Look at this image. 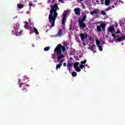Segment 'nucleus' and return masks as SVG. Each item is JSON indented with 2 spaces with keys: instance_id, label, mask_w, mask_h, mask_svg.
<instances>
[{
  "instance_id": "41",
  "label": "nucleus",
  "mask_w": 125,
  "mask_h": 125,
  "mask_svg": "<svg viewBox=\"0 0 125 125\" xmlns=\"http://www.w3.org/2000/svg\"><path fill=\"white\" fill-rule=\"evenodd\" d=\"M59 2H63L64 1V0H59Z\"/></svg>"
},
{
  "instance_id": "20",
  "label": "nucleus",
  "mask_w": 125,
  "mask_h": 125,
  "mask_svg": "<svg viewBox=\"0 0 125 125\" xmlns=\"http://www.w3.org/2000/svg\"><path fill=\"white\" fill-rule=\"evenodd\" d=\"M17 5H18V7L19 8H20V9H21V8H23L24 7V5H23L22 4H18Z\"/></svg>"
},
{
  "instance_id": "13",
  "label": "nucleus",
  "mask_w": 125,
  "mask_h": 125,
  "mask_svg": "<svg viewBox=\"0 0 125 125\" xmlns=\"http://www.w3.org/2000/svg\"><path fill=\"white\" fill-rule=\"evenodd\" d=\"M110 2H111V0H105V1H104V4L106 6H108V5H109Z\"/></svg>"
},
{
  "instance_id": "15",
  "label": "nucleus",
  "mask_w": 125,
  "mask_h": 125,
  "mask_svg": "<svg viewBox=\"0 0 125 125\" xmlns=\"http://www.w3.org/2000/svg\"><path fill=\"white\" fill-rule=\"evenodd\" d=\"M79 65H80V62H75L73 64V67H74V69L79 67Z\"/></svg>"
},
{
  "instance_id": "12",
  "label": "nucleus",
  "mask_w": 125,
  "mask_h": 125,
  "mask_svg": "<svg viewBox=\"0 0 125 125\" xmlns=\"http://www.w3.org/2000/svg\"><path fill=\"white\" fill-rule=\"evenodd\" d=\"M101 27L103 31H105V27H106V24L104 23H101Z\"/></svg>"
},
{
  "instance_id": "26",
  "label": "nucleus",
  "mask_w": 125,
  "mask_h": 125,
  "mask_svg": "<svg viewBox=\"0 0 125 125\" xmlns=\"http://www.w3.org/2000/svg\"><path fill=\"white\" fill-rule=\"evenodd\" d=\"M86 60H84L83 61L81 62V64H82V65H83L84 64H85V63H86Z\"/></svg>"
},
{
  "instance_id": "4",
  "label": "nucleus",
  "mask_w": 125,
  "mask_h": 125,
  "mask_svg": "<svg viewBox=\"0 0 125 125\" xmlns=\"http://www.w3.org/2000/svg\"><path fill=\"white\" fill-rule=\"evenodd\" d=\"M67 11H64L62 13V23L63 25H65V21L66 20V17H67Z\"/></svg>"
},
{
  "instance_id": "19",
  "label": "nucleus",
  "mask_w": 125,
  "mask_h": 125,
  "mask_svg": "<svg viewBox=\"0 0 125 125\" xmlns=\"http://www.w3.org/2000/svg\"><path fill=\"white\" fill-rule=\"evenodd\" d=\"M22 31H21L19 33H17V31L16 30L15 31V34L16 35V36H20V35H21V34H22Z\"/></svg>"
},
{
  "instance_id": "10",
  "label": "nucleus",
  "mask_w": 125,
  "mask_h": 125,
  "mask_svg": "<svg viewBox=\"0 0 125 125\" xmlns=\"http://www.w3.org/2000/svg\"><path fill=\"white\" fill-rule=\"evenodd\" d=\"M88 49H90V50L93 51V49H96V45H92V46L88 47Z\"/></svg>"
},
{
  "instance_id": "25",
  "label": "nucleus",
  "mask_w": 125,
  "mask_h": 125,
  "mask_svg": "<svg viewBox=\"0 0 125 125\" xmlns=\"http://www.w3.org/2000/svg\"><path fill=\"white\" fill-rule=\"evenodd\" d=\"M72 77H77V72H72Z\"/></svg>"
},
{
  "instance_id": "9",
  "label": "nucleus",
  "mask_w": 125,
  "mask_h": 125,
  "mask_svg": "<svg viewBox=\"0 0 125 125\" xmlns=\"http://www.w3.org/2000/svg\"><path fill=\"white\" fill-rule=\"evenodd\" d=\"M124 40H125V36L117 38V39L115 41V42H122V41H124Z\"/></svg>"
},
{
  "instance_id": "6",
  "label": "nucleus",
  "mask_w": 125,
  "mask_h": 125,
  "mask_svg": "<svg viewBox=\"0 0 125 125\" xmlns=\"http://www.w3.org/2000/svg\"><path fill=\"white\" fill-rule=\"evenodd\" d=\"M74 11L76 15H81V10L79 8H75Z\"/></svg>"
},
{
  "instance_id": "5",
  "label": "nucleus",
  "mask_w": 125,
  "mask_h": 125,
  "mask_svg": "<svg viewBox=\"0 0 125 125\" xmlns=\"http://www.w3.org/2000/svg\"><path fill=\"white\" fill-rule=\"evenodd\" d=\"M28 30H30V34H32V33H34V31H33L34 30L35 34L36 35H39V31H38V29L36 27H34L33 29H32V27L31 26L28 27Z\"/></svg>"
},
{
  "instance_id": "23",
  "label": "nucleus",
  "mask_w": 125,
  "mask_h": 125,
  "mask_svg": "<svg viewBox=\"0 0 125 125\" xmlns=\"http://www.w3.org/2000/svg\"><path fill=\"white\" fill-rule=\"evenodd\" d=\"M22 90L24 92H26L28 91V88H27V87H26V86H24L23 88L22 89Z\"/></svg>"
},
{
  "instance_id": "36",
  "label": "nucleus",
  "mask_w": 125,
  "mask_h": 125,
  "mask_svg": "<svg viewBox=\"0 0 125 125\" xmlns=\"http://www.w3.org/2000/svg\"><path fill=\"white\" fill-rule=\"evenodd\" d=\"M24 28H25V29H28V25L25 24L24 25Z\"/></svg>"
},
{
  "instance_id": "24",
  "label": "nucleus",
  "mask_w": 125,
  "mask_h": 125,
  "mask_svg": "<svg viewBox=\"0 0 125 125\" xmlns=\"http://www.w3.org/2000/svg\"><path fill=\"white\" fill-rule=\"evenodd\" d=\"M98 46L99 47V50H100V51H102V50H103V48L102 47V46H101V45H99Z\"/></svg>"
},
{
  "instance_id": "38",
  "label": "nucleus",
  "mask_w": 125,
  "mask_h": 125,
  "mask_svg": "<svg viewBox=\"0 0 125 125\" xmlns=\"http://www.w3.org/2000/svg\"><path fill=\"white\" fill-rule=\"evenodd\" d=\"M111 36H112V37H113V38H116V37H117L116 34H112Z\"/></svg>"
},
{
  "instance_id": "3",
  "label": "nucleus",
  "mask_w": 125,
  "mask_h": 125,
  "mask_svg": "<svg viewBox=\"0 0 125 125\" xmlns=\"http://www.w3.org/2000/svg\"><path fill=\"white\" fill-rule=\"evenodd\" d=\"M85 19H86V15H84L83 17L79 20V27L81 29H84V28H86L85 23H83V22L85 21Z\"/></svg>"
},
{
  "instance_id": "45",
  "label": "nucleus",
  "mask_w": 125,
  "mask_h": 125,
  "mask_svg": "<svg viewBox=\"0 0 125 125\" xmlns=\"http://www.w3.org/2000/svg\"><path fill=\"white\" fill-rule=\"evenodd\" d=\"M73 52H76V50L75 49L73 50Z\"/></svg>"
},
{
  "instance_id": "1",
  "label": "nucleus",
  "mask_w": 125,
  "mask_h": 125,
  "mask_svg": "<svg viewBox=\"0 0 125 125\" xmlns=\"http://www.w3.org/2000/svg\"><path fill=\"white\" fill-rule=\"evenodd\" d=\"M51 10H50V14L49 15V21L51 24V28L55 26V21L57 16H58V13L57 11L59 10V7L57 3H55L53 5H51Z\"/></svg>"
},
{
  "instance_id": "42",
  "label": "nucleus",
  "mask_w": 125,
  "mask_h": 125,
  "mask_svg": "<svg viewBox=\"0 0 125 125\" xmlns=\"http://www.w3.org/2000/svg\"><path fill=\"white\" fill-rule=\"evenodd\" d=\"M19 83H18V84H19V83H21V80L19 79Z\"/></svg>"
},
{
  "instance_id": "17",
  "label": "nucleus",
  "mask_w": 125,
  "mask_h": 125,
  "mask_svg": "<svg viewBox=\"0 0 125 125\" xmlns=\"http://www.w3.org/2000/svg\"><path fill=\"white\" fill-rule=\"evenodd\" d=\"M112 8H115V6H108L107 8H106V11H109V10L112 9Z\"/></svg>"
},
{
  "instance_id": "39",
  "label": "nucleus",
  "mask_w": 125,
  "mask_h": 125,
  "mask_svg": "<svg viewBox=\"0 0 125 125\" xmlns=\"http://www.w3.org/2000/svg\"><path fill=\"white\" fill-rule=\"evenodd\" d=\"M63 66H64V67H66V66H67V63L64 62V63H63Z\"/></svg>"
},
{
  "instance_id": "46",
  "label": "nucleus",
  "mask_w": 125,
  "mask_h": 125,
  "mask_svg": "<svg viewBox=\"0 0 125 125\" xmlns=\"http://www.w3.org/2000/svg\"><path fill=\"white\" fill-rule=\"evenodd\" d=\"M83 45H85V43H83Z\"/></svg>"
},
{
  "instance_id": "30",
  "label": "nucleus",
  "mask_w": 125,
  "mask_h": 125,
  "mask_svg": "<svg viewBox=\"0 0 125 125\" xmlns=\"http://www.w3.org/2000/svg\"><path fill=\"white\" fill-rule=\"evenodd\" d=\"M101 14H103V15H106V12L104 11H101Z\"/></svg>"
},
{
  "instance_id": "37",
  "label": "nucleus",
  "mask_w": 125,
  "mask_h": 125,
  "mask_svg": "<svg viewBox=\"0 0 125 125\" xmlns=\"http://www.w3.org/2000/svg\"><path fill=\"white\" fill-rule=\"evenodd\" d=\"M115 34H121V31L117 30V32H115Z\"/></svg>"
},
{
  "instance_id": "28",
  "label": "nucleus",
  "mask_w": 125,
  "mask_h": 125,
  "mask_svg": "<svg viewBox=\"0 0 125 125\" xmlns=\"http://www.w3.org/2000/svg\"><path fill=\"white\" fill-rule=\"evenodd\" d=\"M72 65L71 63H68L67 64V67L68 68V69H70L71 68V67H72Z\"/></svg>"
},
{
  "instance_id": "21",
  "label": "nucleus",
  "mask_w": 125,
  "mask_h": 125,
  "mask_svg": "<svg viewBox=\"0 0 125 125\" xmlns=\"http://www.w3.org/2000/svg\"><path fill=\"white\" fill-rule=\"evenodd\" d=\"M61 66H62V64L59 63V64L56 65V70H57L58 69H59V68H61Z\"/></svg>"
},
{
  "instance_id": "32",
  "label": "nucleus",
  "mask_w": 125,
  "mask_h": 125,
  "mask_svg": "<svg viewBox=\"0 0 125 125\" xmlns=\"http://www.w3.org/2000/svg\"><path fill=\"white\" fill-rule=\"evenodd\" d=\"M64 61H65V60H62L61 61H60V63L62 64H63V62H64Z\"/></svg>"
},
{
  "instance_id": "14",
  "label": "nucleus",
  "mask_w": 125,
  "mask_h": 125,
  "mask_svg": "<svg viewBox=\"0 0 125 125\" xmlns=\"http://www.w3.org/2000/svg\"><path fill=\"white\" fill-rule=\"evenodd\" d=\"M64 57H65V56H64V55H59L57 59L58 62H59V61H60V59H61V58H64Z\"/></svg>"
},
{
  "instance_id": "43",
  "label": "nucleus",
  "mask_w": 125,
  "mask_h": 125,
  "mask_svg": "<svg viewBox=\"0 0 125 125\" xmlns=\"http://www.w3.org/2000/svg\"><path fill=\"white\" fill-rule=\"evenodd\" d=\"M79 0L80 1H83V0Z\"/></svg>"
},
{
  "instance_id": "16",
  "label": "nucleus",
  "mask_w": 125,
  "mask_h": 125,
  "mask_svg": "<svg viewBox=\"0 0 125 125\" xmlns=\"http://www.w3.org/2000/svg\"><path fill=\"white\" fill-rule=\"evenodd\" d=\"M97 13H98V12L96 11V10H94L92 12H90V14L91 15H94V14H97Z\"/></svg>"
},
{
  "instance_id": "34",
  "label": "nucleus",
  "mask_w": 125,
  "mask_h": 125,
  "mask_svg": "<svg viewBox=\"0 0 125 125\" xmlns=\"http://www.w3.org/2000/svg\"><path fill=\"white\" fill-rule=\"evenodd\" d=\"M102 4H104V0H100Z\"/></svg>"
},
{
  "instance_id": "29",
  "label": "nucleus",
  "mask_w": 125,
  "mask_h": 125,
  "mask_svg": "<svg viewBox=\"0 0 125 125\" xmlns=\"http://www.w3.org/2000/svg\"><path fill=\"white\" fill-rule=\"evenodd\" d=\"M96 42L97 45H99V44H100V41L99 40H96Z\"/></svg>"
},
{
  "instance_id": "44",
  "label": "nucleus",
  "mask_w": 125,
  "mask_h": 125,
  "mask_svg": "<svg viewBox=\"0 0 125 125\" xmlns=\"http://www.w3.org/2000/svg\"><path fill=\"white\" fill-rule=\"evenodd\" d=\"M114 0H111V1L112 2H113V1H114Z\"/></svg>"
},
{
  "instance_id": "40",
  "label": "nucleus",
  "mask_w": 125,
  "mask_h": 125,
  "mask_svg": "<svg viewBox=\"0 0 125 125\" xmlns=\"http://www.w3.org/2000/svg\"><path fill=\"white\" fill-rule=\"evenodd\" d=\"M22 85H23V83H22L20 84L19 87L20 88H21V87H22Z\"/></svg>"
},
{
  "instance_id": "11",
  "label": "nucleus",
  "mask_w": 125,
  "mask_h": 125,
  "mask_svg": "<svg viewBox=\"0 0 125 125\" xmlns=\"http://www.w3.org/2000/svg\"><path fill=\"white\" fill-rule=\"evenodd\" d=\"M62 29H59L58 32V35L59 37H62V35H63V32H62Z\"/></svg>"
},
{
  "instance_id": "7",
  "label": "nucleus",
  "mask_w": 125,
  "mask_h": 125,
  "mask_svg": "<svg viewBox=\"0 0 125 125\" xmlns=\"http://www.w3.org/2000/svg\"><path fill=\"white\" fill-rule=\"evenodd\" d=\"M80 38L82 40V41H84V39H87V34H83V33H81L80 34Z\"/></svg>"
},
{
  "instance_id": "2",
  "label": "nucleus",
  "mask_w": 125,
  "mask_h": 125,
  "mask_svg": "<svg viewBox=\"0 0 125 125\" xmlns=\"http://www.w3.org/2000/svg\"><path fill=\"white\" fill-rule=\"evenodd\" d=\"M62 52H65L66 51V48L61 44H58L54 50V52H56L58 55H60L62 53Z\"/></svg>"
},
{
  "instance_id": "22",
  "label": "nucleus",
  "mask_w": 125,
  "mask_h": 125,
  "mask_svg": "<svg viewBox=\"0 0 125 125\" xmlns=\"http://www.w3.org/2000/svg\"><path fill=\"white\" fill-rule=\"evenodd\" d=\"M75 69V71H76V72H80L81 71V68H80V67L79 66L77 67H76Z\"/></svg>"
},
{
  "instance_id": "8",
  "label": "nucleus",
  "mask_w": 125,
  "mask_h": 125,
  "mask_svg": "<svg viewBox=\"0 0 125 125\" xmlns=\"http://www.w3.org/2000/svg\"><path fill=\"white\" fill-rule=\"evenodd\" d=\"M107 31L108 32H109V33H113V32H115L116 31V29L115 28L113 27V26H109L108 28Z\"/></svg>"
},
{
  "instance_id": "33",
  "label": "nucleus",
  "mask_w": 125,
  "mask_h": 125,
  "mask_svg": "<svg viewBox=\"0 0 125 125\" xmlns=\"http://www.w3.org/2000/svg\"><path fill=\"white\" fill-rule=\"evenodd\" d=\"M88 40H89V42H90V41H91V40H92V37H91V36L89 37Z\"/></svg>"
},
{
  "instance_id": "31",
  "label": "nucleus",
  "mask_w": 125,
  "mask_h": 125,
  "mask_svg": "<svg viewBox=\"0 0 125 125\" xmlns=\"http://www.w3.org/2000/svg\"><path fill=\"white\" fill-rule=\"evenodd\" d=\"M80 69H83L84 68V65L83 64H80L79 66Z\"/></svg>"
},
{
  "instance_id": "18",
  "label": "nucleus",
  "mask_w": 125,
  "mask_h": 125,
  "mask_svg": "<svg viewBox=\"0 0 125 125\" xmlns=\"http://www.w3.org/2000/svg\"><path fill=\"white\" fill-rule=\"evenodd\" d=\"M97 30L98 32H101V31H102V29H101V24L97 26Z\"/></svg>"
},
{
  "instance_id": "27",
  "label": "nucleus",
  "mask_w": 125,
  "mask_h": 125,
  "mask_svg": "<svg viewBox=\"0 0 125 125\" xmlns=\"http://www.w3.org/2000/svg\"><path fill=\"white\" fill-rule=\"evenodd\" d=\"M50 48L49 47H46L44 48V50L45 51H48L49 50Z\"/></svg>"
},
{
  "instance_id": "35",
  "label": "nucleus",
  "mask_w": 125,
  "mask_h": 125,
  "mask_svg": "<svg viewBox=\"0 0 125 125\" xmlns=\"http://www.w3.org/2000/svg\"><path fill=\"white\" fill-rule=\"evenodd\" d=\"M29 6H30V7H31V6H33V4H32V3H29L28 4Z\"/></svg>"
}]
</instances>
